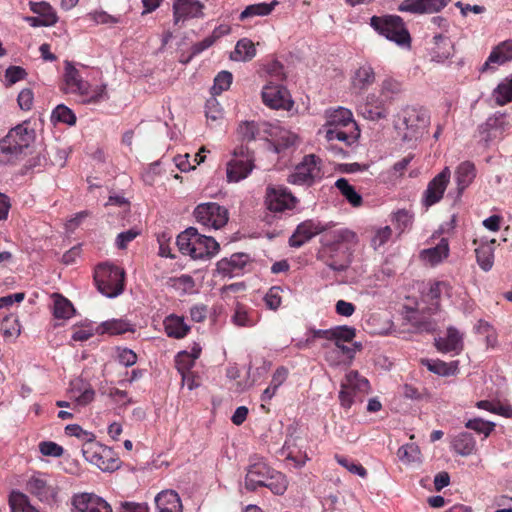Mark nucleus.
Segmentation results:
<instances>
[{"mask_svg":"<svg viewBox=\"0 0 512 512\" xmlns=\"http://www.w3.org/2000/svg\"><path fill=\"white\" fill-rule=\"evenodd\" d=\"M88 17L98 24L119 23L120 17L112 16L105 11H93L88 14Z\"/></svg>","mask_w":512,"mask_h":512,"instance_id":"obj_61","label":"nucleus"},{"mask_svg":"<svg viewBox=\"0 0 512 512\" xmlns=\"http://www.w3.org/2000/svg\"><path fill=\"white\" fill-rule=\"evenodd\" d=\"M278 4L277 1H272L271 3H256L252 5H248L240 14L239 19L241 21L252 18L255 16H267L269 15Z\"/></svg>","mask_w":512,"mask_h":512,"instance_id":"obj_37","label":"nucleus"},{"mask_svg":"<svg viewBox=\"0 0 512 512\" xmlns=\"http://www.w3.org/2000/svg\"><path fill=\"white\" fill-rule=\"evenodd\" d=\"M356 336V329L347 325L332 328V340L335 346L341 342H351Z\"/></svg>","mask_w":512,"mask_h":512,"instance_id":"obj_49","label":"nucleus"},{"mask_svg":"<svg viewBox=\"0 0 512 512\" xmlns=\"http://www.w3.org/2000/svg\"><path fill=\"white\" fill-rule=\"evenodd\" d=\"M249 256L245 253H234L229 258L217 262V271L223 276L234 277L240 274L248 263Z\"/></svg>","mask_w":512,"mask_h":512,"instance_id":"obj_19","label":"nucleus"},{"mask_svg":"<svg viewBox=\"0 0 512 512\" xmlns=\"http://www.w3.org/2000/svg\"><path fill=\"white\" fill-rule=\"evenodd\" d=\"M297 199L286 188H267L265 204L271 212H282L295 207Z\"/></svg>","mask_w":512,"mask_h":512,"instance_id":"obj_12","label":"nucleus"},{"mask_svg":"<svg viewBox=\"0 0 512 512\" xmlns=\"http://www.w3.org/2000/svg\"><path fill=\"white\" fill-rule=\"evenodd\" d=\"M449 0H404L398 11L412 14H432L441 11L447 6Z\"/></svg>","mask_w":512,"mask_h":512,"instance_id":"obj_17","label":"nucleus"},{"mask_svg":"<svg viewBox=\"0 0 512 512\" xmlns=\"http://www.w3.org/2000/svg\"><path fill=\"white\" fill-rule=\"evenodd\" d=\"M64 79L71 92L86 94V83L82 80L79 71L69 61L65 62Z\"/></svg>","mask_w":512,"mask_h":512,"instance_id":"obj_31","label":"nucleus"},{"mask_svg":"<svg viewBox=\"0 0 512 512\" xmlns=\"http://www.w3.org/2000/svg\"><path fill=\"white\" fill-rule=\"evenodd\" d=\"M255 55L256 49L254 43L247 38H243L236 43L235 49L231 53L230 58L233 61L247 62L252 60L255 57Z\"/></svg>","mask_w":512,"mask_h":512,"instance_id":"obj_34","label":"nucleus"},{"mask_svg":"<svg viewBox=\"0 0 512 512\" xmlns=\"http://www.w3.org/2000/svg\"><path fill=\"white\" fill-rule=\"evenodd\" d=\"M370 25L388 40L398 45H409L411 42L410 34L405 27L403 19L398 15L373 16L370 19Z\"/></svg>","mask_w":512,"mask_h":512,"instance_id":"obj_4","label":"nucleus"},{"mask_svg":"<svg viewBox=\"0 0 512 512\" xmlns=\"http://www.w3.org/2000/svg\"><path fill=\"white\" fill-rule=\"evenodd\" d=\"M9 505L12 512H40L31 505L28 496L19 491L10 494Z\"/></svg>","mask_w":512,"mask_h":512,"instance_id":"obj_36","label":"nucleus"},{"mask_svg":"<svg viewBox=\"0 0 512 512\" xmlns=\"http://www.w3.org/2000/svg\"><path fill=\"white\" fill-rule=\"evenodd\" d=\"M204 8L200 0H174L172 4L174 24L188 18H203Z\"/></svg>","mask_w":512,"mask_h":512,"instance_id":"obj_16","label":"nucleus"},{"mask_svg":"<svg viewBox=\"0 0 512 512\" xmlns=\"http://www.w3.org/2000/svg\"><path fill=\"white\" fill-rule=\"evenodd\" d=\"M430 125L429 112L418 106H406L398 114L396 127L403 130L402 139L406 142L417 141L427 133Z\"/></svg>","mask_w":512,"mask_h":512,"instance_id":"obj_2","label":"nucleus"},{"mask_svg":"<svg viewBox=\"0 0 512 512\" xmlns=\"http://www.w3.org/2000/svg\"><path fill=\"white\" fill-rule=\"evenodd\" d=\"M335 460L339 465L346 468L349 472L362 478L367 476V470L361 464L351 462L348 458L338 454L335 455Z\"/></svg>","mask_w":512,"mask_h":512,"instance_id":"obj_54","label":"nucleus"},{"mask_svg":"<svg viewBox=\"0 0 512 512\" xmlns=\"http://www.w3.org/2000/svg\"><path fill=\"white\" fill-rule=\"evenodd\" d=\"M326 126L339 128L351 126L354 131L358 130L356 123L353 121L352 112L343 107H339L328 114Z\"/></svg>","mask_w":512,"mask_h":512,"instance_id":"obj_27","label":"nucleus"},{"mask_svg":"<svg viewBox=\"0 0 512 512\" xmlns=\"http://www.w3.org/2000/svg\"><path fill=\"white\" fill-rule=\"evenodd\" d=\"M158 512H183L181 499L177 492L164 490L155 497Z\"/></svg>","mask_w":512,"mask_h":512,"instance_id":"obj_23","label":"nucleus"},{"mask_svg":"<svg viewBox=\"0 0 512 512\" xmlns=\"http://www.w3.org/2000/svg\"><path fill=\"white\" fill-rule=\"evenodd\" d=\"M53 315L57 319H70L76 312L73 304L59 293L52 294Z\"/></svg>","mask_w":512,"mask_h":512,"instance_id":"obj_33","label":"nucleus"},{"mask_svg":"<svg viewBox=\"0 0 512 512\" xmlns=\"http://www.w3.org/2000/svg\"><path fill=\"white\" fill-rule=\"evenodd\" d=\"M233 76L229 71H221L219 72L215 79L214 84L211 88V94L213 96L220 95L223 91H226L230 88L232 84Z\"/></svg>","mask_w":512,"mask_h":512,"instance_id":"obj_47","label":"nucleus"},{"mask_svg":"<svg viewBox=\"0 0 512 512\" xmlns=\"http://www.w3.org/2000/svg\"><path fill=\"white\" fill-rule=\"evenodd\" d=\"M359 135V130L348 133L339 127H328L326 130L325 138L329 143L334 140H338L350 146L356 142V140L359 138Z\"/></svg>","mask_w":512,"mask_h":512,"instance_id":"obj_38","label":"nucleus"},{"mask_svg":"<svg viewBox=\"0 0 512 512\" xmlns=\"http://www.w3.org/2000/svg\"><path fill=\"white\" fill-rule=\"evenodd\" d=\"M398 458L406 464L420 461L421 452L419 447L414 444H406L401 446L397 451Z\"/></svg>","mask_w":512,"mask_h":512,"instance_id":"obj_46","label":"nucleus"},{"mask_svg":"<svg viewBox=\"0 0 512 512\" xmlns=\"http://www.w3.org/2000/svg\"><path fill=\"white\" fill-rule=\"evenodd\" d=\"M274 469L268 466L264 461L257 460L249 465L245 477V487L250 491H255L258 487H264Z\"/></svg>","mask_w":512,"mask_h":512,"instance_id":"obj_15","label":"nucleus"},{"mask_svg":"<svg viewBox=\"0 0 512 512\" xmlns=\"http://www.w3.org/2000/svg\"><path fill=\"white\" fill-rule=\"evenodd\" d=\"M476 259L484 271H489L493 266V250L490 244H482L475 249Z\"/></svg>","mask_w":512,"mask_h":512,"instance_id":"obj_44","label":"nucleus"},{"mask_svg":"<svg viewBox=\"0 0 512 512\" xmlns=\"http://www.w3.org/2000/svg\"><path fill=\"white\" fill-rule=\"evenodd\" d=\"M451 445L454 451L461 456L473 454L476 448L475 439L469 432H461L454 436Z\"/></svg>","mask_w":512,"mask_h":512,"instance_id":"obj_29","label":"nucleus"},{"mask_svg":"<svg viewBox=\"0 0 512 512\" xmlns=\"http://www.w3.org/2000/svg\"><path fill=\"white\" fill-rule=\"evenodd\" d=\"M164 328L169 337L176 339L185 337L190 330L184 319L176 315H169L165 318Z\"/></svg>","mask_w":512,"mask_h":512,"instance_id":"obj_30","label":"nucleus"},{"mask_svg":"<svg viewBox=\"0 0 512 512\" xmlns=\"http://www.w3.org/2000/svg\"><path fill=\"white\" fill-rule=\"evenodd\" d=\"M102 333L110 335H119L128 331H133L131 324L123 319H111L103 322L100 326Z\"/></svg>","mask_w":512,"mask_h":512,"instance_id":"obj_42","label":"nucleus"},{"mask_svg":"<svg viewBox=\"0 0 512 512\" xmlns=\"http://www.w3.org/2000/svg\"><path fill=\"white\" fill-rule=\"evenodd\" d=\"M39 451L44 456L61 457L64 453L62 446L52 441H43L39 444Z\"/></svg>","mask_w":512,"mask_h":512,"instance_id":"obj_57","label":"nucleus"},{"mask_svg":"<svg viewBox=\"0 0 512 512\" xmlns=\"http://www.w3.org/2000/svg\"><path fill=\"white\" fill-rule=\"evenodd\" d=\"M412 215L409 211L402 209L398 210L393 215V221L397 224V228L402 232L412 224Z\"/></svg>","mask_w":512,"mask_h":512,"instance_id":"obj_59","label":"nucleus"},{"mask_svg":"<svg viewBox=\"0 0 512 512\" xmlns=\"http://www.w3.org/2000/svg\"><path fill=\"white\" fill-rule=\"evenodd\" d=\"M65 432L67 435L75 436V437L83 440L84 443H88L90 441H95V436L93 433L82 429V427L77 424L67 425L65 427Z\"/></svg>","mask_w":512,"mask_h":512,"instance_id":"obj_55","label":"nucleus"},{"mask_svg":"<svg viewBox=\"0 0 512 512\" xmlns=\"http://www.w3.org/2000/svg\"><path fill=\"white\" fill-rule=\"evenodd\" d=\"M449 255L448 240L443 238L432 248L425 249L421 252V258L430 265L435 266L442 262Z\"/></svg>","mask_w":512,"mask_h":512,"instance_id":"obj_28","label":"nucleus"},{"mask_svg":"<svg viewBox=\"0 0 512 512\" xmlns=\"http://www.w3.org/2000/svg\"><path fill=\"white\" fill-rule=\"evenodd\" d=\"M30 9L44 20V26H53L57 23L58 17L53 7L47 2H30Z\"/></svg>","mask_w":512,"mask_h":512,"instance_id":"obj_35","label":"nucleus"},{"mask_svg":"<svg viewBox=\"0 0 512 512\" xmlns=\"http://www.w3.org/2000/svg\"><path fill=\"white\" fill-rule=\"evenodd\" d=\"M376 79L375 71L369 64L360 66L351 77V85L359 91L367 90Z\"/></svg>","mask_w":512,"mask_h":512,"instance_id":"obj_25","label":"nucleus"},{"mask_svg":"<svg viewBox=\"0 0 512 512\" xmlns=\"http://www.w3.org/2000/svg\"><path fill=\"white\" fill-rule=\"evenodd\" d=\"M194 237H196V228L194 227H189L178 235L176 243L182 254L191 256Z\"/></svg>","mask_w":512,"mask_h":512,"instance_id":"obj_43","label":"nucleus"},{"mask_svg":"<svg viewBox=\"0 0 512 512\" xmlns=\"http://www.w3.org/2000/svg\"><path fill=\"white\" fill-rule=\"evenodd\" d=\"M82 454L87 462L97 466L103 472H113L121 466V460L115 457L112 449L96 441L84 443Z\"/></svg>","mask_w":512,"mask_h":512,"instance_id":"obj_5","label":"nucleus"},{"mask_svg":"<svg viewBox=\"0 0 512 512\" xmlns=\"http://www.w3.org/2000/svg\"><path fill=\"white\" fill-rule=\"evenodd\" d=\"M421 364L426 366L430 372L437 374L439 376L454 375L458 370V361L446 363L439 359H421Z\"/></svg>","mask_w":512,"mask_h":512,"instance_id":"obj_32","label":"nucleus"},{"mask_svg":"<svg viewBox=\"0 0 512 512\" xmlns=\"http://www.w3.org/2000/svg\"><path fill=\"white\" fill-rule=\"evenodd\" d=\"M262 100L266 106L271 109L289 110L293 104L288 90L280 85L270 81L262 90Z\"/></svg>","mask_w":512,"mask_h":512,"instance_id":"obj_10","label":"nucleus"},{"mask_svg":"<svg viewBox=\"0 0 512 512\" xmlns=\"http://www.w3.org/2000/svg\"><path fill=\"white\" fill-rule=\"evenodd\" d=\"M297 140L298 137L296 134L290 131L281 130L274 143L275 151L280 153L281 151L289 149L296 145Z\"/></svg>","mask_w":512,"mask_h":512,"instance_id":"obj_48","label":"nucleus"},{"mask_svg":"<svg viewBox=\"0 0 512 512\" xmlns=\"http://www.w3.org/2000/svg\"><path fill=\"white\" fill-rule=\"evenodd\" d=\"M318 162L319 159L313 154L304 156L294 172L288 176L287 181L296 185H312L319 172Z\"/></svg>","mask_w":512,"mask_h":512,"instance_id":"obj_9","label":"nucleus"},{"mask_svg":"<svg viewBox=\"0 0 512 512\" xmlns=\"http://www.w3.org/2000/svg\"><path fill=\"white\" fill-rule=\"evenodd\" d=\"M465 427L471 429L484 437H488L494 430L495 424L490 421H485L481 418L470 419L465 423Z\"/></svg>","mask_w":512,"mask_h":512,"instance_id":"obj_50","label":"nucleus"},{"mask_svg":"<svg viewBox=\"0 0 512 512\" xmlns=\"http://www.w3.org/2000/svg\"><path fill=\"white\" fill-rule=\"evenodd\" d=\"M476 176L475 165L470 161L459 164L455 171V180L457 184L458 196L473 182Z\"/></svg>","mask_w":512,"mask_h":512,"instance_id":"obj_26","label":"nucleus"},{"mask_svg":"<svg viewBox=\"0 0 512 512\" xmlns=\"http://www.w3.org/2000/svg\"><path fill=\"white\" fill-rule=\"evenodd\" d=\"M140 231L132 228L127 231L121 232L118 234L116 238V245L119 249H125L127 245L133 241L138 235Z\"/></svg>","mask_w":512,"mask_h":512,"instance_id":"obj_60","label":"nucleus"},{"mask_svg":"<svg viewBox=\"0 0 512 512\" xmlns=\"http://www.w3.org/2000/svg\"><path fill=\"white\" fill-rule=\"evenodd\" d=\"M197 222L204 226L220 229L229 219L228 210L215 202L199 204L194 210Z\"/></svg>","mask_w":512,"mask_h":512,"instance_id":"obj_7","label":"nucleus"},{"mask_svg":"<svg viewBox=\"0 0 512 512\" xmlns=\"http://www.w3.org/2000/svg\"><path fill=\"white\" fill-rule=\"evenodd\" d=\"M28 491L35 495L40 501H47L51 496L50 487L44 479L32 477L27 483Z\"/></svg>","mask_w":512,"mask_h":512,"instance_id":"obj_41","label":"nucleus"},{"mask_svg":"<svg viewBox=\"0 0 512 512\" xmlns=\"http://www.w3.org/2000/svg\"><path fill=\"white\" fill-rule=\"evenodd\" d=\"M280 292L281 288L274 286L270 288L268 293L266 294L265 302L270 309L276 310L281 305Z\"/></svg>","mask_w":512,"mask_h":512,"instance_id":"obj_64","label":"nucleus"},{"mask_svg":"<svg viewBox=\"0 0 512 512\" xmlns=\"http://www.w3.org/2000/svg\"><path fill=\"white\" fill-rule=\"evenodd\" d=\"M351 390L359 393L361 396L367 394L370 390V384L367 378L361 376L358 371L352 370L345 376V380L341 383L339 392V400L341 406L349 409L353 405Z\"/></svg>","mask_w":512,"mask_h":512,"instance_id":"obj_8","label":"nucleus"},{"mask_svg":"<svg viewBox=\"0 0 512 512\" xmlns=\"http://www.w3.org/2000/svg\"><path fill=\"white\" fill-rule=\"evenodd\" d=\"M219 249V243L213 237L202 235L196 229V237H194L191 250L193 259H210L218 253Z\"/></svg>","mask_w":512,"mask_h":512,"instance_id":"obj_18","label":"nucleus"},{"mask_svg":"<svg viewBox=\"0 0 512 512\" xmlns=\"http://www.w3.org/2000/svg\"><path fill=\"white\" fill-rule=\"evenodd\" d=\"M94 280L101 294L114 298L124 291L125 272L118 266L102 263L95 269Z\"/></svg>","mask_w":512,"mask_h":512,"instance_id":"obj_3","label":"nucleus"},{"mask_svg":"<svg viewBox=\"0 0 512 512\" xmlns=\"http://www.w3.org/2000/svg\"><path fill=\"white\" fill-rule=\"evenodd\" d=\"M287 485L288 482L285 475L275 470L274 473L269 476L264 487H267L276 495H282L287 490Z\"/></svg>","mask_w":512,"mask_h":512,"instance_id":"obj_45","label":"nucleus"},{"mask_svg":"<svg viewBox=\"0 0 512 512\" xmlns=\"http://www.w3.org/2000/svg\"><path fill=\"white\" fill-rule=\"evenodd\" d=\"M402 91V85L399 81L387 78L381 84V95L386 99H394Z\"/></svg>","mask_w":512,"mask_h":512,"instance_id":"obj_52","label":"nucleus"},{"mask_svg":"<svg viewBox=\"0 0 512 512\" xmlns=\"http://www.w3.org/2000/svg\"><path fill=\"white\" fill-rule=\"evenodd\" d=\"M321 231L322 229L318 224H315L312 220H306L297 226L296 230L289 238V245L294 248H299Z\"/></svg>","mask_w":512,"mask_h":512,"instance_id":"obj_21","label":"nucleus"},{"mask_svg":"<svg viewBox=\"0 0 512 512\" xmlns=\"http://www.w3.org/2000/svg\"><path fill=\"white\" fill-rule=\"evenodd\" d=\"M446 284L444 282H435L429 288V291L426 294V298L431 302V310L437 311L439 309V299L442 293V287H445Z\"/></svg>","mask_w":512,"mask_h":512,"instance_id":"obj_56","label":"nucleus"},{"mask_svg":"<svg viewBox=\"0 0 512 512\" xmlns=\"http://www.w3.org/2000/svg\"><path fill=\"white\" fill-rule=\"evenodd\" d=\"M269 76L277 82H282L286 78V74L284 72V66L278 60L271 61L266 68Z\"/></svg>","mask_w":512,"mask_h":512,"instance_id":"obj_58","label":"nucleus"},{"mask_svg":"<svg viewBox=\"0 0 512 512\" xmlns=\"http://www.w3.org/2000/svg\"><path fill=\"white\" fill-rule=\"evenodd\" d=\"M463 337L454 327L447 329L445 337L435 338V347L441 353H450L458 355L463 350Z\"/></svg>","mask_w":512,"mask_h":512,"instance_id":"obj_20","label":"nucleus"},{"mask_svg":"<svg viewBox=\"0 0 512 512\" xmlns=\"http://www.w3.org/2000/svg\"><path fill=\"white\" fill-rule=\"evenodd\" d=\"M509 61H512V39L501 42L491 51L481 68V72L490 69L491 64L503 65Z\"/></svg>","mask_w":512,"mask_h":512,"instance_id":"obj_22","label":"nucleus"},{"mask_svg":"<svg viewBox=\"0 0 512 512\" xmlns=\"http://www.w3.org/2000/svg\"><path fill=\"white\" fill-rule=\"evenodd\" d=\"M434 46L431 48V58L433 61L442 63L453 54L454 46L452 41L442 34L435 35Z\"/></svg>","mask_w":512,"mask_h":512,"instance_id":"obj_24","label":"nucleus"},{"mask_svg":"<svg viewBox=\"0 0 512 512\" xmlns=\"http://www.w3.org/2000/svg\"><path fill=\"white\" fill-rule=\"evenodd\" d=\"M372 97H374V96L373 95L368 96L367 97L368 102L359 107V110H358L359 114H361L365 119L372 120V121H376V120L385 118L386 114L383 109H381L380 107L373 108L370 105L369 99Z\"/></svg>","mask_w":512,"mask_h":512,"instance_id":"obj_53","label":"nucleus"},{"mask_svg":"<svg viewBox=\"0 0 512 512\" xmlns=\"http://www.w3.org/2000/svg\"><path fill=\"white\" fill-rule=\"evenodd\" d=\"M35 133L23 124L9 130L0 140V164H14L22 160L28 153Z\"/></svg>","mask_w":512,"mask_h":512,"instance_id":"obj_1","label":"nucleus"},{"mask_svg":"<svg viewBox=\"0 0 512 512\" xmlns=\"http://www.w3.org/2000/svg\"><path fill=\"white\" fill-rule=\"evenodd\" d=\"M206 117L214 121L222 117V109L215 96L206 101Z\"/></svg>","mask_w":512,"mask_h":512,"instance_id":"obj_62","label":"nucleus"},{"mask_svg":"<svg viewBox=\"0 0 512 512\" xmlns=\"http://www.w3.org/2000/svg\"><path fill=\"white\" fill-rule=\"evenodd\" d=\"M72 512H112V508L103 498L92 493H82L73 496Z\"/></svg>","mask_w":512,"mask_h":512,"instance_id":"obj_13","label":"nucleus"},{"mask_svg":"<svg viewBox=\"0 0 512 512\" xmlns=\"http://www.w3.org/2000/svg\"><path fill=\"white\" fill-rule=\"evenodd\" d=\"M52 119L70 126L76 123V116L73 111L63 104L58 105L53 110Z\"/></svg>","mask_w":512,"mask_h":512,"instance_id":"obj_51","label":"nucleus"},{"mask_svg":"<svg viewBox=\"0 0 512 512\" xmlns=\"http://www.w3.org/2000/svg\"><path fill=\"white\" fill-rule=\"evenodd\" d=\"M272 126L267 122L243 121L238 125L237 135L242 142L268 139L272 135Z\"/></svg>","mask_w":512,"mask_h":512,"instance_id":"obj_14","label":"nucleus"},{"mask_svg":"<svg viewBox=\"0 0 512 512\" xmlns=\"http://www.w3.org/2000/svg\"><path fill=\"white\" fill-rule=\"evenodd\" d=\"M492 95L499 106L512 102V76L499 83Z\"/></svg>","mask_w":512,"mask_h":512,"instance_id":"obj_39","label":"nucleus"},{"mask_svg":"<svg viewBox=\"0 0 512 512\" xmlns=\"http://www.w3.org/2000/svg\"><path fill=\"white\" fill-rule=\"evenodd\" d=\"M451 176L448 167H445L439 174H437L427 185L424 191L422 204L428 208L438 203L447 188Z\"/></svg>","mask_w":512,"mask_h":512,"instance_id":"obj_11","label":"nucleus"},{"mask_svg":"<svg viewBox=\"0 0 512 512\" xmlns=\"http://www.w3.org/2000/svg\"><path fill=\"white\" fill-rule=\"evenodd\" d=\"M26 75L25 69L20 66H9L5 71V77L9 84H15L24 79Z\"/></svg>","mask_w":512,"mask_h":512,"instance_id":"obj_63","label":"nucleus"},{"mask_svg":"<svg viewBox=\"0 0 512 512\" xmlns=\"http://www.w3.org/2000/svg\"><path fill=\"white\" fill-rule=\"evenodd\" d=\"M335 186L351 205L358 207L362 204L361 195L356 192L352 185L349 184L348 180L345 178H339L335 182Z\"/></svg>","mask_w":512,"mask_h":512,"instance_id":"obj_40","label":"nucleus"},{"mask_svg":"<svg viewBox=\"0 0 512 512\" xmlns=\"http://www.w3.org/2000/svg\"><path fill=\"white\" fill-rule=\"evenodd\" d=\"M234 159L227 164V179L238 182L246 178L254 168L253 152L247 146L240 145L234 149Z\"/></svg>","mask_w":512,"mask_h":512,"instance_id":"obj_6","label":"nucleus"}]
</instances>
